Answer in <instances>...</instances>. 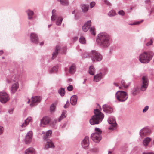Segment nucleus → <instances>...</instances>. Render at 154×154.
Returning a JSON list of instances; mask_svg holds the SVG:
<instances>
[{
  "label": "nucleus",
  "instance_id": "nucleus-1",
  "mask_svg": "<svg viewBox=\"0 0 154 154\" xmlns=\"http://www.w3.org/2000/svg\"><path fill=\"white\" fill-rule=\"evenodd\" d=\"M96 42L97 45L100 47L105 48H108L111 43V39L109 35L105 32H102L98 35Z\"/></svg>",
  "mask_w": 154,
  "mask_h": 154
},
{
  "label": "nucleus",
  "instance_id": "nucleus-2",
  "mask_svg": "<svg viewBox=\"0 0 154 154\" xmlns=\"http://www.w3.org/2000/svg\"><path fill=\"white\" fill-rule=\"evenodd\" d=\"M149 84V80L147 76H144L142 77V82L140 84V88L137 86H135L131 89V94L134 96L138 94L140 90L145 91L147 88Z\"/></svg>",
  "mask_w": 154,
  "mask_h": 154
},
{
  "label": "nucleus",
  "instance_id": "nucleus-3",
  "mask_svg": "<svg viewBox=\"0 0 154 154\" xmlns=\"http://www.w3.org/2000/svg\"><path fill=\"white\" fill-rule=\"evenodd\" d=\"M94 115L90 120L91 125L97 124L100 122L104 117V115L98 109L94 110Z\"/></svg>",
  "mask_w": 154,
  "mask_h": 154
},
{
  "label": "nucleus",
  "instance_id": "nucleus-4",
  "mask_svg": "<svg viewBox=\"0 0 154 154\" xmlns=\"http://www.w3.org/2000/svg\"><path fill=\"white\" fill-rule=\"evenodd\" d=\"M154 53L152 51L143 52L139 56V60L143 63H147L152 60Z\"/></svg>",
  "mask_w": 154,
  "mask_h": 154
},
{
  "label": "nucleus",
  "instance_id": "nucleus-5",
  "mask_svg": "<svg viewBox=\"0 0 154 154\" xmlns=\"http://www.w3.org/2000/svg\"><path fill=\"white\" fill-rule=\"evenodd\" d=\"M89 56L90 57L91 60L94 62L100 61L103 59L102 55L95 50H92L89 55L87 53H85L83 57L84 58H87Z\"/></svg>",
  "mask_w": 154,
  "mask_h": 154
},
{
  "label": "nucleus",
  "instance_id": "nucleus-6",
  "mask_svg": "<svg viewBox=\"0 0 154 154\" xmlns=\"http://www.w3.org/2000/svg\"><path fill=\"white\" fill-rule=\"evenodd\" d=\"M115 97L119 102L125 101L128 98V94L122 91H119L116 94Z\"/></svg>",
  "mask_w": 154,
  "mask_h": 154
},
{
  "label": "nucleus",
  "instance_id": "nucleus-7",
  "mask_svg": "<svg viewBox=\"0 0 154 154\" xmlns=\"http://www.w3.org/2000/svg\"><path fill=\"white\" fill-rule=\"evenodd\" d=\"M96 132L93 133L91 135L92 140L96 142H99L101 139V134L102 131L99 128H96L95 129Z\"/></svg>",
  "mask_w": 154,
  "mask_h": 154
},
{
  "label": "nucleus",
  "instance_id": "nucleus-8",
  "mask_svg": "<svg viewBox=\"0 0 154 154\" xmlns=\"http://www.w3.org/2000/svg\"><path fill=\"white\" fill-rule=\"evenodd\" d=\"M9 100L8 96L5 92H0V101L2 103H5Z\"/></svg>",
  "mask_w": 154,
  "mask_h": 154
},
{
  "label": "nucleus",
  "instance_id": "nucleus-9",
  "mask_svg": "<svg viewBox=\"0 0 154 154\" xmlns=\"http://www.w3.org/2000/svg\"><path fill=\"white\" fill-rule=\"evenodd\" d=\"M31 100L30 105L31 106L36 105L40 103L42 100V98L39 96H33L32 97Z\"/></svg>",
  "mask_w": 154,
  "mask_h": 154
},
{
  "label": "nucleus",
  "instance_id": "nucleus-10",
  "mask_svg": "<svg viewBox=\"0 0 154 154\" xmlns=\"http://www.w3.org/2000/svg\"><path fill=\"white\" fill-rule=\"evenodd\" d=\"M108 122L109 124L112 125L109 128V129H114L117 125L115 118L113 117H110L108 119Z\"/></svg>",
  "mask_w": 154,
  "mask_h": 154
},
{
  "label": "nucleus",
  "instance_id": "nucleus-11",
  "mask_svg": "<svg viewBox=\"0 0 154 154\" xmlns=\"http://www.w3.org/2000/svg\"><path fill=\"white\" fill-rule=\"evenodd\" d=\"M51 121V119L49 117L47 116L44 117L41 120L40 125L44 127V125L48 124Z\"/></svg>",
  "mask_w": 154,
  "mask_h": 154
},
{
  "label": "nucleus",
  "instance_id": "nucleus-12",
  "mask_svg": "<svg viewBox=\"0 0 154 154\" xmlns=\"http://www.w3.org/2000/svg\"><path fill=\"white\" fill-rule=\"evenodd\" d=\"M31 41L33 43L37 44L38 42V38L37 35L34 33H32L30 35Z\"/></svg>",
  "mask_w": 154,
  "mask_h": 154
},
{
  "label": "nucleus",
  "instance_id": "nucleus-13",
  "mask_svg": "<svg viewBox=\"0 0 154 154\" xmlns=\"http://www.w3.org/2000/svg\"><path fill=\"white\" fill-rule=\"evenodd\" d=\"M32 136V131H29L26 135L25 142L26 144H29L31 141Z\"/></svg>",
  "mask_w": 154,
  "mask_h": 154
},
{
  "label": "nucleus",
  "instance_id": "nucleus-14",
  "mask_svg": "<svg viewBox=\"0 0 154 154\" xmlns=\"http://www.w3.org/2000/svg\"><path fill=\"white\" fill-rule=\"evenodd\" d=\"M82 145V147L85 149L87 148L89 145V137L86 136L83 140Z\"/></svg>",
  "mask_w": 154,
  "mask_h": 154
},
{
  "label": "nucleus",
  "instance_id": "nucleus-15",
  "mask_svg": "<svg viewBox=\"0 0 154 154\" xmlns=\"http://www.w3.org/2000/svg\"><path fill=\"white\" fill-rule=\"evenodd\" d=\"M91 25V21H88L82 26L83 30L85 32L87 31Z\"/></svg>",
  "mask_w": 154,
  "mask_h": 154
},
{
  "label": "nucleus",
  "instance_id": "nucleus-16",
  "mask_svg": "<svg viewBox=\"0 0 154 154\" xmlns=\"http://www.w3.org/2000/svg\"><path fill=\"white\" fill-rule=\"evenodd\" d=\"M102 77V74L101 72L97 74L94 76V81L96 82H99L101 79Z\"/></svg>",
  "mask_w": 154,
  "mask_h": 154
},
{
  "label": "nucleus",
  "instance_id": "nucleus-17",
  "mask_svg": "<svg viewBox=\"0 0 154 154\" xmlns=\"http://www.w3.org/2000/svg\"><path fill=\"white\" fill-rule=\"evenodd\" d=\"M77 100V97L76 95H73L70 98V102L72 105H75L76 104Z\"/></svg>",
  "mask_w": 154,
  "mask_h": 154
},
{
  "label": "nucleus",
  "instance_id": "nucleus-18",
  "mask_svg": "<svg viewBox=\"0 0 154 154\" xmlns=\"http://www.w3.org/2000/svg\"><path fill=\"white\" fill-rule=\"evenodd\" d=\"M149 133V130L147 128H144L141 130L140 131V134L142 137L147 135Z\"/></svg>",
  "mask_w": 154,
  "mask_h": 154
},
{
  "label": "nucleus",
  "instance_id": "nucleus-19",
  "mask_svg": "<svg viewBox=\"0 0 154 154\" xmlns=\"http://www.w3.org/2000/svg\"><path fill=\"white\" fill-rule=\"evenodd\" d=\"M19 88V85L17 82L14 84L11 88V90L12 93H14Z\"/></svg>",
  "mask_w": 154,
  "mask_h": 154
},
{
  "label": "nucleus",
  "instance_id": "nucleus-20",
  "mask_svg": "<svg viewBox=\"0 0 154 154\" xmlns=\"http://www.w3.org/2000/svg\"><path fill=\"white\" fill-rule=\"evenodd\" d=\"M76 70V67L75 64H72L69 68V72L71 74H73Z\"/></svg>",
  "mask_w": 154,
  "mask_h": 154
},
{
  "label": "nucleus",
  "instance_id": "nucleus-21",
  "mask_svg": "<svg viewBox=\"0 0 154 154\" xmlns=\"http://www.w3.org/2000/svg\"><path fill=\"white\" fill-rule=\"evenodd\" d=\"M104 111L107 113H110L112 112L113 109L111 106H102Z\"/></svg>",
  "mask_w": 154,
  "mask_h": 154
},
{
  "label": "nucleus",
  "instance_id": "nucleus-22",
  "mask_svg": "<svg viewBox=\"0 0 154 154\" xmlns=\"http://www.w3.org/2000/svg\"><path fill=\"white\" fill-rule=\"evenodd\" d=\"M26 12L28 16V19L29 20L32 19V16L34 14L33 12L30 10H28L26 11Z\"/></svg>",
  "mask_w": 154,
  "mask_h": 154
},
{
  "label": "nucleus",
  "instance_id": "nucleus-23",
  "mask_svg": "<svg viewBox=\"0 0 154 154\" xmlns=\"http://www.w3.org/2000/svg\"><path fill=\"white\" fill-rule=\"evenodd\" d=\"M81 8L82 11L86 12L88 10L89 5L87 4H82L81 5Z\"/></svg>",
  "mask_w": 154,
  "mask_h": 154
},
{
  "label": "nucleus",
  "instance_id": "nucleus-24",
  "mask_svg": "<svg viewBox=\"0 0 154 154\" xmlns=\"http://www.w3.org/2000/svg\"><path fill=\"white\" fill-rule=\"evenodd\" d=\"M59 49L60 47L58 46H56L55 50L52 54V59H54L56 57L58 54V51L59 50Z\"/></svg>",
  "mask_w": 154,
  "mask_h": 154
},
{
  "label": "nucleus",
  "instance_id": "nucleus-25",
  "mask_svg": "<svg viewBox=\"0 0 154 154\" xmlns=\"http://www.w3.org/2000/svg\"><path fill=\"white\" fill-rule=\"evenodd\" d=\"M34 149L32 148H29L26 150L25 154H34Z\"/></svg>",
  "mask_w": 154,
  "mask_h": 154
},
{
  "label": "nucleus",
  "instance_id": "nucleus-26",
  "mask_svg": "<svg viewBox=\"0 0 154 154\" xmlns=\"http://www.w3.org/2000/svg\"><path fill=\"white\" fill-rule=\"evenodd\" d=\"M89 73L91 75H94L95 72V70L94 66H90L89 69Z\"/></svg>",
  "mask_w": 154,
  "mask_h": 154
},
{
  "label": "nucleus",
  "instance_id": "nucleus-27",
  "mask_svg": "<svg viewBox=\"0 0 154 154\" xmlns=\"http://www.w3.org/2000/svg\"><path fill=\"white\" fill-rule=\"evenodd\" d=\"M66 110H63L62 112V113L61 115L60 116V117L58 119L59 121H60L61 120H62L63 118H66Z\"/></svg>",
  "mask_w": 154,
  "mask_h": 154
},
{
  "label": "nucleus",
  "instance_id": "nucleus-28",
  "mask_svg": "<svg viewBox=\"0 0 154 154\" xmlns=\"http://www.w3.org/2000/svg\"><path fill=\"white\" fill-rule=\"evenodd\" d=\"M52 131L51 130H49L46 133V135L44 137V139L45 140H47V139L51 137Z\"/></svg>",
  "mask_w": 154,
  "mask_h": 154
},
{
  "label": "nucleus",
  "instance_id": "nucleus-29",
  "mask_svg": "<svg viewBox=\"0 0 154 154\" xmlns=\"http://www.w3.org/2000/svg\"><path fill=\"white\" fill-rule=\"evenodd\" d=\"M63 20V18L61 17H58L56 21V24L59 26L61 25Z\"/></svg>",
  "mask_w": 154,
  "mask_h": 154
},
{
  "label": "nucleus",
  "instance_id": "nucleus-30",
  "mask_svg": "<svg viewBox=\"0 0 154 154\" xmlns=\"http://www.w3.org/2000/svg\"><path fill=\"white\" fill-rule=\"evenodd\" d=\"M151 140V139L150 138L147 137L143 141V144L144 146H147Z\"/></svg>",
  "mask_w": 154,
  "mask_h": 154
},
{
  "label": "nucleus",
  "instance_id": "nucleus-31",
  "mask_svg": "<svg viewBox=\"0 0 154 154\" xmlns=\"http://www.w3.org/2000/svg\"><path fill=\"white\" fill-rule=\"evenodd\" d=\"M47 145L45 146V149H47L49 148H52L54 147V145L53 143L51 141H48L47 143Z\"/></svg>",
  "mask_w": 154,
  "mask_h": 154
},
{
  "label": "nucleus",
  "instance_id": "nucleus-32",
  "mask_svg": "<svg viewBox=\"0 0 154 154\" xmlns=\"http://www.w3.org/2000/svg\"><path fill=\"white\" fill-rule=\"evenodd\" d=\"M58 1L60 2V4L63 5L67 6L69 5L68 0H58Z\"/></svg>",
  "mask_w": 154,
  "mask_h": 154
},
{
  "label": "nucleus",
  "instance_id": "nucleus-33",
  "mask_svg": "<svg viewBox=\"0 0 154 154\" xmlns=\"http://www.w3.org/2000/svg\"><path fill=\"white\" fill-rule=\"evenodd\" d=\"M58 92L61 96H64L65 93L64 88H61L58 90Z\"/></svg>",
  "mask_w": 154,
  "mask_h": 154
},
{
  "label": "nucleus",
  "instance_id": "nucleus-34",
  "mask_svg": "<svg viewBox=\"0 0 154 154\" xmlns=\"http://www.w3.org/2000/svg\"><path fill=\"white\" fill-rule=\"evenodd\" d=\"M58 66H57L53 67L50 70V72L51 73L57 72L58 70Z\"/></svg>",
  "mask_w": 154,
  "mask_h": 154
},
{
  "label": "nucleus",
  "instance_id": "nucleus-35",
  "mask_svg": "<svg viewBox=\"0 0 154 154\" xmlns=\"http://www.w3.org/2000/svg\"><path fill=\"white\" fill-rule=\"evenodd\" d=\"M116 14L115 11L113 10H112L109 11L108 14V15L109 17H113Z\"/></svg>",
  "mask_w": 154,
  "mask_h": 154
},
{
  "label": "nucleus",
  "instance_id": "nucleus-36",
  "mask_svg": "<svg viewBox=\"0 0 154 154\" xmlns=\"http://www.w3.org/2000/svg\"><path fill=\"white\" fill-rule=\"evenodd\" d=\"M79 42L82 44L86 43V40L84 37L82 36L80 37L79 40Z\"/></svg>",
  "mask_w": 154,
  "mask_h": 154
},
{
  "label": "nucleus",
  "instance_id": "nucleus-37",
  "mask_svg": "<svg viewBox=\"0 0 154 154\" xmlns=\"http://www.w3.org/2000/svg\"><path fill=\"white\" fill-rule=\"evenodd\" d=\"M121 84L125 88H127L129 86L130 84H126L125 81L122 80L121 81Z\"/></svg>",
  "mask_w": 154,
  "mask_h": 154
},
{
  "label": "nucleus",
  "instance_id": "nucleus-38",
  "mask_svg": "<svg viewBox=\"0 0 154 154\" xmlns=\"http://www.w3.org/2000/svg\"><path fill=\"white\" fill-rule=\"evenodd\" d=\"M58 17L57 14L52 15L51 19V21H54L56 19H57Z\"/></svg>",
  "mask_w": 154,
  "mask_h": 154
},
{
  "label": "nucleus",
  "instance_id": "nucleus-39",
  "mask_svg": "<svg viewBox=\"0 0 154 154\" xmlns=\"http://www.w3.org/2000/svg\"><path fill=\"white\" fill-rule=\"evenodd\" d=\"M95 28L94 27H91L90 29V31L93 35H95Z\"/></svg>",
  "mask_w": 154,
  "mask_h": 154
},
{
  "label": "nucleus",
  "instance_id": "nucleus-40",
  "mask_svg": "<svg viewBox=\"0 0 154 154\" xmlns=\"http://www.w3.org/2000/svg\"><path fill=\"white\" fill-rule=\"evenodd\" d=\"M142 21H143L134 22L133 23L130 24L129 25H139L142 22Z\"/></svg>",
  "mask_w": 154,
  "mask_h": 154
},
{
  "label": "nucleus",
  "instance_id": "nucleus-41",
  "mask_svg": "<svg viewBox=\"0 0 154 154\" xmlns=\"http://www.w3.org/2000/svg\"><path fill=\"white\" fill-rule=\"evenodd\" d=\"M118 14L120 15L124 16L125 15V13L123 10H121L119 11L118 12Z\"/></svg>",
  "mask_w": 154,
  "mask_h": 154
},
{
  "label": "nucleus",
  "instance_id": "nucleus-42",
  "mask_svg": "<svg viewBox=\"0 0 154 154\" xmlns=\"http://www.w3.org/2000/svg\"><path fill=\"white\" fill-rule=\"evenodd\" d=\"M103 2L104 3L109 6H111V4L109 1L107 0H104Z\"/></svg>",
  "mask_w": 154,
  "mask_h": 154
},
{
  "label": "nucleus",
  "instance_id": "nucleus-43",
  "mask_svg": "<svg viewBox=\"0 0 154 154\" xmlns=\"http://www.w3.org/2000/svg\"><path fill=\"white\" fill-rule=\"evenodd\" d=\"M32 119V118L31 117H29L25 121L28 124L29 122L31 121Z\"/></svg>",
  "mask_w": 154,
  "mask_h": 154
},
{
  "label": "nucleus",
  "instance_id": "nucleus-44",
  "mask_svg": "<svg viewBox=\"0 0 154 154\" xmlns=\"http://www.w3.org/2000/svg\"><path fill=\"white\" fill-rule=\"evenodd\" d=\"M15 81L13 80L12 79H7L6 80V82H7V83L8 84H10L11 83H12L13 82V81Z\"/></svg>",
  "mask_w": 154,
  "mask_h": 154
},
{
  "label": "nucleus",
  "instance_id": "nucleus-45",
  "mask_svg": "<svg viewBox=\"0 0 154 154\" xmlns=\"http://www.w3.org/2000/svg\"><path fill=\"white\" fill-rule=\"evenodd\" d=\"M67 89L69 91H71L73 89V87L72 85H70L67 87Z\"/></svg>",
  "mask_w": 154,
  "mask_h": 154
},
{
  "label": "nucleus",
  "instance_id": "nucleus-46",
  "mask_svg": "<svg viewBox=\"0 0 154 154\" xmlns=\"http://www.w3.org/2000/svg\"><path fill=\"white\" fill-rule=\"evenodd\" d=\"M56 120H54L52 121V122L50 123V125L52 126H54L55 124L57 123Z\"/></svg>",
  "mask_w": 154,
  "mask_h": 154
},
{
  "label": "nucleus",
  "instance_id": "nucleus-47",
  "mask_svg": "<svg viewBox=\"0 0 154 154\" xmlns=\"http://www.w3.org/2000/svg\"><path fill=\"white\" fill-rule=\"evenodd\" d=\"M56 106H51L50 108V111L51 112H53L54 111L55 109H56Z\"/></svg>",
  "mask_w": 154,
  "mask_h": 154
},
{
  "label": "nucleus",
  "instance_id": "nucleus-48",
  "mask_svg": "<svg viewBox=\"0 0 154 154\" xmlns=\"http://www.w3.org/2000/svg\"><path fill=\"white\" fill-rule=\"evenodd\" d=\"M95 5V3L94 2H91L90 4V6L91 8H92L94 7Z\"/></svg>",
  "mask_w": 154,
  "mask_h": 154
},
{
  "label": "nucleus",
  "instance_id": "nucleus-49",
  "mask_svg": "<svg viewBox=\"0 0 154 154\" xmlns=\"http://www.w3.org/2000/svg\"><path fill=\"white\" fill-rule=\"evenodd\" d=\"M153 43V41L152 39H151L150 41L148 42L146 44V45L147 46H149L150 45H151Z\"/></svg>",
  "mask_w": 154,
  "mask_h": 154
},
{
  "label": "nucleus",
  "instance_id": "nucleus-50",
  "mask_svg": "<svg viewBox=\"0 0 154 154\" xmlns=\"http://www.w3.org/2000/svg\"><path fill=\"white\" fill-rule=\"evenodd\" d=\"M4 130V128L2 126H0V135L3 133Z\"/></svg>",
  "mask_w": 154,
  "mask_h": 154
},
{
  "label": "nucleus",
  "instance_id": "nucleus-51",
  "mask_svg": "<svg viewBox=\"0 0 154 154\" xmlns=\"http://www.w3.org/2000/svg\"><path fill=\"white\" fill-rule=\"evenodd\" d=\"M28 125V124L25 121L22 124L21 126L22 128H23L26 127Z\"/></svg>",
  "mask_w": 154,
  "mask_h": 154
},
{
  "label": "nucleus",
  "instance_id": "nucleus-52",
  "mask_svg": "<svg viewBox=\"0 0 154 154\" xmlns=\"http://www.w3.org/2000/svg\"><path fill=\"white\" fill-rule=\"evenodd\" d=\"M148 106H145L144 108L143 109V112H146L148 109Z\"/></svg>",
  "mask_w": 154,
  "mask_h": 154
},
{
  "label": "nucleus",
  "instance_id": "nucleus-53",
  "mask_svg": "<svg viewBox=\"0 0 154 154\" xmlns=\"http://www.w3.org/2000/svg\"><path fill=\"white\" fill-rule=\"evenodd\" d=\"M52 15L56 14H57L56 13V10L55 9H53L52 11Z\"/></svg>",
  "mask_w": 154,
  "mask_h": 154
},
{
  "label": "nucleus",
  "instance_id": "nucleus-54",
  "mask_svg": "<svg viewBox=\"0 0 154 154\" xmlns=\"http://www.w3.org/2000/svg\"><path fill=\"white\" fill-rule=\"evenodd\" d=\"M13 110L12 109H10L9 110V112L10 113V114H11L12 113V111H13Z\"/></svg>",
  "mask_w": 154,
  "mask_h": 154
},
{
  "label": "nucleus",
  "instance_id": "nucleus-55",
  "mask_svg": "<svg viewBox=\"0 0 154 154\" xmlns=\"http://www.w3.org/2000/svg\"><path fill=\"white\" fill-rule=\"evenodd\" d=\"M3 53V52L2 50H0V56L2 55Z\"/></svg>",
  "mask_w": 154,
  "mask_h": 154
},
{
  "label": "nucleus",
  "instance_id": "nucleus-56",
  "mask_svg": "<svg viewBox=\"0 0 154 154\" xmlns=\"http://www.w3.org/2000/svg\"><path fill=\"white\" fill-rule=\"evenodd\" d=\"M143 154H154L152 152L144 153Z\"/></svg>",
  "mask_w": 154,
  "mask_h": 154
},
{
  "label": "nucleus",
  "instance_id": "nucleus-57",
  "mask_svg": "<svg viewBox=\"0 0 154 154\" xmlns=\"http://www.w3.org/2000/svg\"><path fill=\"white\" fill-rule=\"evenodd\" d=\"M113 84L116 87H118L119 86L115 82H114Z\"/></svg>",
  "mask_w": 154,
  "mask_h": 154
},
{
  "label": "nucleus",
  "instance_id": "nucleus-58",
  "mask_svg": "<svg viewBox=\"0 0 154 154\" xmlns=\"http://www.w3.org/2000/svg\"><path fill=\"white\" fill-rule=\"evenodd\" d=\"M57 102H56V103H55V104H54V103H53L52 104L51 106H55V105H57V104H56V103H57Z\"/></svg>",
  "mask_w": 154,
  "mask_h": 154
},
{
  "label": "nucleus",
  "instance_id": "nucleus-59",
  "mask_svg": "<svg viewBox=\"0 0 154 154\" xmlns=\"http://www.w3.org/2000/svg\"><path fill=\"white\" fill-rule=\"evenodd\" d=\"M30 102V100L29 99H28V101L27 102L28 103H29Z\"/></svg>",
  "mask_w": 154,
  "mask_h": 154
},
{
  "label": "nucleus",
  "instance_id": "nucleus-60",
  "mask_svg": "<svg viewBox=\"0 0 154 154\" xmlns=\"http://www.w3.org/2000/svg\"><path fill=\"white\" fill-rule=\"evenodd\" d=\"M43 44H44V43H43V42H40V45H41V46H42V45H43Z\"/></svg>",
  "mask_w": 154,
  "mask_h": 154
},
{
  "label": "nucleus",
  "instance_id": "nucleus-61",
  "mask_svg": "<svg viewBox=\"0 0 154 154\" xmlns=\"http://www.w3.org/2000/svg\"><path fill=\"white\" fill-rule=\"evenodd\" d=\"M66 125V124H64L63 125V126H62V128H64V127Z\"/></svg>",
  "mask_w": 154,
  "mask_h": 154
},
{
  "label": "nucleus",
  "instance_id": "nucleus-62",
  "mask_svg": "<svg viewBox=\"0 0 154 154\" xmlns=\"http://www.w3.org/2000/svg\"><path fill=\"white\" fill-rule=\"evenodd\" d=\"M75 11H73L72 12V14H75Z\"/></svg>",
  "mask_w": 154,
  "mask_h": 154
},
{
  "label": "nucleus",
  "instance_id": "nucleus-63",
  "mask_svg": "<svg viewBox=\"0 0 154 154\" xmlns=\"http://www.w3.org/2000/svg\"><path fill=\"white\" fill-rule=\"evenodd\" d=\"M78 39V38L77 37H75V38H74V40H77Z\"/></svg>",
  "mask_w": 154,
  "mask_h": 154
},
{
  "label": "nucleus",
  "instance_id": "nucleus-64",
  "mask_svg": "<svg viewBox=\"0 0 154 154\" xmlns=\"http://www.w3.org/2000/svg\"><path fill=\"white\" fill-rule=\"evenodd\" d=\"M150 2V0H146V2Z\"/></svg>",
  "mask_w": 154,
  "mask_h": 154
}]
</instances>
